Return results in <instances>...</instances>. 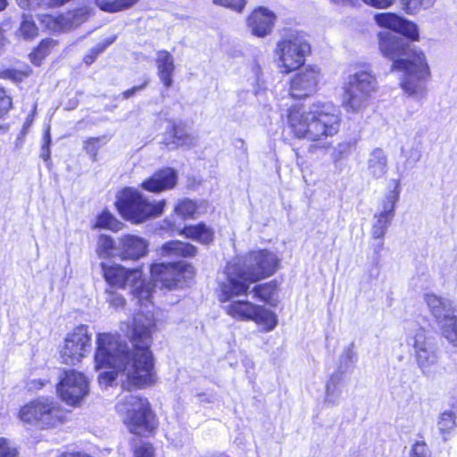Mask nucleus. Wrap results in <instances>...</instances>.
Masks as SVG:
<instances>
[{
  "instance_id": "f257e3e1",
  "label": "nucleus",
  "mask_w": 457,
  "mask_h": 457,
  "mask_svg": "<svg viewBox=\"0 0 457 457\" xmlns=\"http://www.w3.org/2000/svg\"><path fill=\"white\" fill-rule=\"evenodd\" d=\"M154 328L152 317L137 313L130 335L132 349L118 335L98 334L95 353L96 369H112L99 374L98 381L102 386H111L119 375L121 377L122 387L128 390L150 386L157 381L150 350Z\"/></svg>"
},
{
  "instance_id": "f03ea898",
  "label": "nucleus",
  "mask_w": 457,
  "mask_h": 457,
  "mask_svg": "<svg viewBox=\"0 0 457 457\" xmlns=\"http://www.w3.org/2000/svg\"><path fill=\"white\" fill-rule=\"evenodd\" d=\"M377 39L379 53L392 61L391 71L402 72L400 87L404 94L415 99L424 98L427 82L431 79L425 53L388 30L378 31Z\"/></svg>"
},
{
  "instance_id": "7ed1b4c3",
  "label": "nucleus",
  "mask_w": 457,
  "mask_h": 457,
  "mask_svg": "<svg viewBox=\"0 0 457 457\" xmlns=\"http://www.w3.org/2000/svg\"><path fill=\"white\" fill-rule=\"evenodd\" d=\"M341 121V112L331 102L317 101L306 108L293 106L287 113L291 133L311 143V149L328 147V139L339 132Z\"/></svg>"
},
{
  "instance_id": "20e7f679",
  "label": "nucleus",
  "mask_w": 457,
  "mask_h": 457,
  "mask_svg": "<svg viewBox=\"0 0 457 457\" xmlns=\"http://www.w3.org/2000/svg\"><path fill=\"white\" fill-rule=\"evenodd\" d=\"M278 256L269 250L251 251L230 260L225 270L228 282L223 285L224 295L249 292L251 284L272 276L279 266Z\"/></svg>"
},
{
  "instance_id": "39448f33",
  "label": "nucleus",
  "mask_w": 457,
  "mask_h": 457,
  "mask_svg": "<svg viewBox=\"0 0 457 457\" xmlns=\"http://www.w3.org/2000/svg\"><path fill=\"white\" fill-rule=\"evenodd\" d=\"M378 89L377 78L370 71L360 70L354 72L349 76L344 87L343 108L349 113H362Z\"/></svg>"
},
{
  "instance_id": "423d86ee",
  "label": "nucleus",
  "mask_w": 457,
  "mask_h": 457,
  "mask_svg": "<svg viewBox=\"0 0 457 457\" xmlns=\"http://www.w3.org/2000/svg\"><path fill=\"white\" fill-rule=\"evenodd\" d=\"M117 205L124 219L134 223H141L150 218L160 216L163 212L166 202H151L138 190L127 187L121 192Z\"/></svg>"
},
{
  "instance_id": "0eeeda50",
  "label": "nucleus",
  "mask_w": 457,
  "mask_h": 457,
  "mask_svg": "<svg viewBox=\"0 0 457 457\" xmlns=\"http://www.w3.org/2000/svg\"><path fill=\"white\" fill-rule=\"evenodd\" d=\"M116 407L125 414L124 423L131 433L145 436L155 428L147 399L129 394L120 398Z\"/></svg>"
},
{
  "instance_id": "6e6552de",
  "label": "nucleus",
  "mask_w": 457,
  "mask_h": 457,
  "mask_svg": "<svg viewBox=\"0 0 457 457\" xmlns=\"http://www.w3.org/2000/svg\"><path fill=\"white\" fill-rule=\"evenodd\" d=\"M310 49L307 40L298 32H289L284 35L277 42L274 49L277 67L286 74L298 69L304 63Z\"/></svg>"
},
{
  "instance_id": "1a4fd4ad",
  "label": "nucleus",
  "mask_w": 457,
  "mask_h": 457,
  "mask_svg": "<svg viewBox=\"0 0 457 457\" xmlns=\"http://www.w3.org/2000/svg\"><path fill=\"white\" fill-rule=\"evenodd\" d=\"M67 411L53 399L39 397L24 405L19 417L21 421L41 428L56 427L64 422Z\"/></svg>"
},
{
  "instance_id": "9d476101",
  "label": "nucleus",
  "mask_w": 457,
  "mask_h": 457,
  "mask_svg": "<svg viewBox=\"0 0 457 457\" xmlns=\"http://www.w3.org/2000/svg\"><path fill=\"white\" fill-rule=\"evenodd\" d=\"M400 193V179L390 180L388 190L380 202V210L373 215L370 234L372 238L380 240L376 245V253H379L383 248V238L395 216V206L399 201Z\"/></svg>"
},
{
  "instance_id": "9b49d317",
  "label": "nucleus",
  "mask_w": 457,
  "mask_h": 457,
  "mask_svg": "<svg viewBox=\"0 0 457 457\" xmlns=\"http://www.w3.org/2000/svg\"><path fill=\"white\" fill-rule=\"evenodd\" d=\"M103 271L109 285L118 287H129L141 304H145V302L150 300L153 287L142 280L141 270H127L120 265L106 266L103 264Z\"/></svg>"
},
{
  "instance_id": "f8f14e48",
  "label": "nucleus",
  "mask_w": 457,
  "mask_h": 457,
  "mask_svg": "<svg viewBox=\"0 0 457 457\" xmlns=\"http://www.w3.org/2000/svg\"><path fill=\"white\" fill-rule=\"evenodd\" d=\"M406 341L414 349L416 362L421 373L426 377L433 376L439 361V355L436 346L427 337L426 331L416 327L408 334Z\"/></svg>"
},
{
  "instance_id": "ddd939ff",
  "label": "nucleus",
  "mask_w": 457,
  "mask_h": 457,
  "mask_svg": "<svg viewBox=\"0 0 457 457\" xmlns=\"http://www.w3.org/2000/svg\"><path fill=\"white\" fill-rule=\"evenodd\" d=\"M195 269L186 262L154 263L151 266V277L154 287L168 289L181 287V284L192 279Z\"/></svg>"
},
{
  "instance_id": "4468645a",
  "label": "nucleus",
  "mask_w": 457,
  "mask_h": 457,
  "mask_svg": "<svg viewBox=\"0 0 457 457\" xmlns=\"http://www.w3.org/2000/svg\"><path fill=\"white\" fill-rule=\"evenodd\" d=\"M90 337L87 328L79 326L64 339L63 345L60 350V358L62 363L76 365L89 353L91 348Z\"/></svg>"
},
{
  "instance_id": "2eb2a0df",
  "label": "nucleus",
  "mask_w": 457,
  "mask_h": 457,
  "mask_svg": "<svg viewBox=\"0 0 457 457\" xmlns=\"http://www.w3.org/2000/svg\"><path fill=\"white\" fill-rule=\"evenodd\" d=\"M57 392L63 402L74 406L87 395L88 381L80 372L73 370L65 371L57 386Z\"/></svg>"
},
{
  "instance_id": "dca6fc26",
  "label": "nucleus",
  "mask_w": 457,
  "mask_h": 457,
  "mask_svg": "<svg viewBox=\"0 0 457 457\" xmlns=\"http://www.w3.org/2000/svg\"><path fill=\"white\" fill-rule=\"evenodd\" d=\"M227 282L228 278L225 276L224 279L219 282L218 289V298L220 302L223 303H228V304L224 306L225 312L234 320L240 321H250V320L253 319V314H254V311L258 304L248 300L238 299L240 296H246L248 292L238 295L231 294V295L225 296L223 295V285H225Z\"/></svg>"
},
{
  "instance_id": "f3484780",
  "label": "nucleus",
  "mask_w": 457,
  "mask_h": 457,
  "mask_svg": "<svg viewBox=\"0 0 457 457\" xmlns=\"http://www.w3.org/2000/svg\"><path fill=\"white\" fill-rule=\"evenodd\" d=\"M92 12L93 9L91 7L83 5L58 16L41 15V22L51 30L65 31L75 29L84 23Z\"/></svg>"
},
{
  "instance_id": "a211bd4d",
  "label": "nucleus",
  "mask_w": 457,
  "mask_h": 457,
  "mask_svg": "<svg viewBox=\"0 0 457 457\" xmlns=\"http://www.w3.org/2000/svg\"><path fill=\"white\" fill-rule=\"evenodd\" d=\"M321 79L320 68L307 66L295 73L290 81L289 93L294 98H304L317 91Z\"/></svg>"
},
{
  "instance_id": "6ab92c4d",
  "label": "nucleus",
  "mask_w": 457,
  "mask_h": 457,
  "mask_svg": "<svg viewBox=\"0 0 457 457\" xmlns=\"http://www.w3.org/2000/svg\"><path fill=\"white\" fill-rule=\"evenodd\" d=\"M373 19L380 28L403 35L411 41H419L420 39L417 24L395 12H378L374 15Z\"/></svg>"
},
{
  "instance_id": "aec40b11",
  "label": "nucleus",
  "mask_w": 457,
  "mask_h": 457,
  "mask_svg": "<svg viewBox=\"0 0 457 457\" xmlns=\"http://www.w3.org/2000/svg\"><path fill=\"white\" fill-rule=\"evenodd\" d=\"M373 19L380 28L403 35L411 41H419L420 39L417 24L395 12H378L374 15Z\"/></svg>"
},
{
  "instance_id": "412c9836",
  "label": "nucleus",
  "mask_w": 457,
  "mask_h": 457,
  "mask_svg": "<svg viewBox=\"0 0 457 457\" xmlns=\"http://www.w3.org/2000/svg\"><path fill=\"white\" fill-rule=\"evenodd\" d=\"M147 242L137 236L125 235L119 238L116 254L123 260H137L147 253Z\"/></svg>"
},
{
  "instance_id": "4be33fe9",
  "label": "nucleus",
  "mask_w": 457,
  "mask_h": 457,
  "mask_svg": "<svg viewBox=\"0 0 457 457\" xmlns=\"http://www.w3.org/2000/svg\"><path fill=\"white\" fill-rule=\"evenodd\" d=\"M198 137L182 123L170 124L164 134L163 144L173 149L179 146H194Z\"/></svg>"
},
{
  "instance_id": "5701e85b",
  "label": "nucleus",
  "mask_w": 457,
  "mask_h": 457,
  "mask_svg": "<svg viewBox=\"0 0 457 457\" xmlns=\"http://www.w3.org/2000/svg\"><path fill=\"white\" fill-rule=\"evenodd\" d=\"M274 21V13L266 8L260 7L248 17L247 26L253 35L263 37L271 32Z\"/></svg>"
},
{
  "instance_id": "b1692460",
  "label": "nucleus",
  "mask_w": 457,
  "mask_h": 457,
  "mask_svg": "<svg viewBox=\"0 0 457 457\" xmlns=\"http://www.w3.org/2000/svg\"><path fill=\"white\" fill-rule=\"evenodd\" d=\"M177 173L171 168H165L155 171L150 178L141 184L143 189L159 193L173 188L177 184Z\"/></svg>"
},
{
  "instance_id": "393cba45",
  "label": "nucleus",
  "mask_w": 457,
  "mask_h": 457,
  "mask_svg": "<svg viewBox=\"0 0 457 457\" xmlns=\"http://www.w3.org/2000/svg\"><path fill=\"white\" fill-rule=\"evenodd\" d=\"M424 301L437 323L456 316L455 308L451 300L439 297L434 294H427L424 296Z\"/></svg>"
},
{
  "instance_id": "a878e982",
  "label": "nucleus",
  "mask_w": 457,
  "mask_h": 457,
  "mask_svg": "<svg viewBox=\"0 0 457 457\" xmlns=\"http://www.w3.org/2000/svg\"><path fill=\"white\" fill-rule=\"evenodd\" d=\"M345 380V371L337 370L333 372L326 382L324 403L329 406L339 404Z\"/></svg>"
},
{
  "instance_id": "bb28decb",
  "label": "nucleus",
  "mask_w": 457,
  "mask_h": 457,
  "mask_svg": "<svg viewBox=\"0 0 457 457\" xmlns=\"http://www.w3.org/2000/svg\"><path fill=\"white\" fill-rule=\"evenodd\" d=\"M387 155L382 148L373 149L367 159V173L374 179H383L388 170Z\"/></svg>"
},
{
  "instance_id": "cd10ccee",
  "label": "nucleus",
  "mask_w": 457,
  "mask_h": 457,
  "mask_svg": "<svg viewBox=\"0 0 457 457\" xmlns=\"http://www.w3.org/2000/svg\"><path fill=\"white\" fill-rule=\"evenodd\" d=\"M156 65L161 81L165 87H170L173 84L172 76L175 70L173 56L167 51H159L156 55Z\"/></svg>"
},
{
  "instance_id": "c85d7f7f",
  "label": "nucleus",
  "mask_w": 457,
  "mask_h": 457,
  "mask_svg": "<svg viewBox=\"0 0 457 457\" xmlns=\"http://www.w3.org/2000/svg\"><path fill=\"white\" fill-rule=\"evenodd\" d=\"M250 321L254 322L262 332L268 333L276 328L278 325V316L273 311L264 305L258 304L254 314H253V319H251Z\"/></svg>"
},
{
  "instance_id": "c756f323",
  "label": "nucleus",
  "mask_w": 457,
  "mask_h": 457,
  "mask_svg": "<svg viewBox=\"0 0 457 457\" xmlns=\"http://www.w3.org/2000/svg\"><path fill=\"white\" fill-rule=\"evenodd\" d=\"M197 249L189 243L170 241L162 245L161 255L164 257H193Z\"/></svg>"
},
{
  "instance_id": "7c9ffc66",
  "label": "nucleus",
  "mask_w": 457,
  "mask_h": 457,
  "mask_svg": "<svg viewBox=\"0 0 457 457\" xmlns=\"http://www.w3.org/2000/svg\"><path fill=\"white\" fill-rule=\"evenodd\" d=\"M252 292L258 300L273 307L278 305V287L277 282L270 281L256 285L253 287Z\"/></svg>"
},
{
  "instance_id": "2f4dec72",
  "label": "nucleus",
  "mask_w": 457,
  "mask_h": 457,
  "mask_svg": "<svg viewBox=\"0 0 457 457\" xmlns=\"http://www.w3.org/2000/svg\"><path fill=\"white\" fill-rule=\"evenodd\" d=\"M94 2L101 11L116 13L134 7L139 0H94Z\"/></svg>"
},
{
  "instance_id": "473e14b6",
  "label": "nucleus",
  "mask_w": 457,
  "mask_h": 457,
  "mask_svg": "<svg viewBox=\"0 0 457 457\" xmlns=\"http://www.w3.org/2000/svg\"><path fill=\"white\" fill-rule=\"evenodd\" d=\"M181 234L202 244H209L213 239V232L204 224L185 227Z\"/></svg>"
},
{
  "instance_id": "72a5a7b5",
  "label": "nucleus",
  "mask_w": 457,
  "mask_h": 457,
  "mask_svg": "<svg viewBox=\"0 0 457 457\" xmlns=\"http://www.w3.org/2000/svg\"><path fill=\"white\" fill-rule=\"evenodd\" d=\"M401 152L404 161L402 167H397L399 173L412 169L421 157V151L418 145L406 144L402 147Z\"/></svg>"
},
{
  "instance_id": "f704fd0d",
  "label": "nucleus",
  "mask_w": 457,
  "mask_h": 457,
  "mask_svg": "<svg viewBox=\"0 0 457 457\" xmlns=\"http://www.w3.org/2000/svg\"><path fill=\"white\" fill-rule=\"evenodd\" d=\"M38 35V28L31 15L22 14L19 28L15 31L16 37L23 40L34 39Z\"/></svg>"
},
{
  "instance_id": "c9c22d12",
  "label": "nucleus",
  "mask_w": 457,
  "mask_h": 457,
  "mask_svg": "<svg viewBox=\"0 0 457 457\" xmlns=\"http://www.w3.org/2000/svg\"><path fill=\"white\" fill-rule=\"evenodd\" d=\"M455 419L454 412L451 411H445L439 416L437 427L445 441L448 439L449 435L456 427Z\"/></svg>"
},
{
  "instance_id": "e433bc0d",
  "label": "nucleus",
  "mask_w": 457,
  "mask_h": 457,
  "mask_svg": "<svg viewBox=\"0 0 457 457\" xmlns=\"http://www.w3.org/2000/svg\"><path fill=\"white\" fill-rule=\"evenodd\" d=\"M56 45L54 39L46 38L40 42L38 46L29 54V59L32 63L38 66L41 64L44 58L49 54L51 49Z\"/></svg>"
},
{
  "instance_id": "4c0bfd02",
  "label": "nucleus",
  "mask_w": 457,
  "mask_h": 457,
  "mask_svg": "<svg viewBox=\"0 0 457 457\" xmlns=\"http://www.w3.org/2000/svg\"><path fill=\"white\" fill-rule=\"evenodd\" d=\"M438 324L443 337L449 344L457 347V317L453 316L443 322H438Z\"/></svg>"
},
{
  "instance_id": "58836bf2",
  "label": "nucleus",
  "mask_w": 457,
  "mask_h": 457,
  "mask_svg": "<svg viewBox=\"0 0 457 457\" xmlns=\"http://www.w3.org/2000/svg\"><path fill=\"white\" fill-rule=\"evenodd\" d=\"M109 138L106 136L89 137L84 141L83 148L93 162L97 160L99 149L105 145Z\"/></svg>"
},
{
  "instance_id": "ea45409f",
  "label": "nucleus",
  "mask_w": 457,
  "mask_h": 457,
  "mask_svg": "<svg viewBox=\"0 0 457 457\" xmlns=\"http://www.w3.org/2000/svg\"><path fill=\"white\" fill-rule=\"evenodd\" d=\"M30 68L23 65L21 68H8L0 71V77L8 79L14 82H21L30 74Z\"/></svg>"
},
{
  "instance_id": "a19ab883",
  "label": "nucleus",
  "mask_w": 457,
  "mask_h": 457,
  "mask_svg": "<svg viewBox=\"0 0 457 457\" xmlns=\"http://www.w3.org/2000/svg\"><path fill=\"white\" fill-rule=\"evenodd\" d=\"M175 212L184 218H192L197 213V204L190 199L181 200L176 205Z\"/></svg>"
},
{
  "instance_id": "79ce46f5",
  "label": "nucleus",
  "mask_w": 457,
  "mask_h": 457,
  "mask_svg": "<svg viewBox=\"0 0 457 457\" xmlns=\"http://www.w3.org/2000/svg\"><path fill=\"white\" fill-rule=\"evenodd\" d=\"M95 228H107L111 230L119 229V222L116 219L108 212H103L96 220Z\"/></svg>"
},
{
  "instance_id": "37998d69",
  "label": "nucleus",
  "mask_w": 457,
  "mask_h": 457,
  "mask_svg": "<svg viewBox=\"0 0 457 457\" xmlns=\"http://www.w3.org/2000/svg\"><path fill=\"white\" fill-rule=\"evenodd\" d=\"M115 249L114 242L111 237L101 235L97 243V253L101 257H107L112 254V251Z\"/></svg>"
},
{
  "instance_id": "c03bdc74",
  "label": "nucleus",
  "mask_w": 457,
  "mask_h": 457,
  "mask_svg": "<svg viewBox=\"0 0 457 457\" xmlns=\"http://www.w3.org/2000/svg\"><path fill=\"white\" fill-rule=\"evenodd\" d=\"M355 361L356 353L353 350V344H351L344 350L342 355L340 356V364L338 370H342L343 368L347 370L355 362Z\"/></svg>"
},
{
  "instance_id": "a18cd8bd",
  "label": "nucleus",
  "mask_w": 457,
  "mask_h": 457,
  "mask_svg": "<svg viewBox=\"0 0 457 457\" xmlns=\"http://www.w3.org/2000/svg\"><path fill=\"white\" fill-rule=\"evenodd\" d=\"M19 452L10 440L0 437V457H18Z\"/></svg>"
},
{
  "instance_id": "49530a36",
  "label": "nucleus",
  "mask_w": 457,
  "mask_h": 457,
  "mask_svg": "<svg viewBox=\"0 0 457 457\" xmlns=\"http://www.w3.org/2000/svg\"><path fill=\"white\" fill-rule=\"evenodd\" d=\"M105 295V301L113 308L119 309L122 308L125 304V299L123 296L112 290V289H106L104 292Z\"/></svg>"
},
{
  "instance_id": "de8ad7c7",
  "label": "nucleus",
  "mask_w": 457,
  "mask_h": 457,
  "mask_svg": "<svg viewBox=\"0 0 457 457\" xmlns=\"http://www.w3.org/2000/svg\"><path fill=\"white\" fill-rule=\"evenodd\" d=\"M213 3L240 12L245 8L246 0H213Z\"/></svg>"
},
{
  "instance_id": "09e8293b",
  "label": "nucleus",
  "mask_w": 457,
  "mask_h": 457,
  "mask_svg": "<svg viewBox=\"0 0 457 457\" xmlns=\"http://www.w3.org/2000/svg\"><path fill=\"white\" fill-rule=\"evenodd\" d=\"M11 106V97L4 89L0 88V120L7 113Z\"/></svg>"
},
{
  "instance_id": "8fccbe9b",
  "label": "nucleus",
  "mask_w": 457,
  "mask_h": 457,
  "mask_svg": "<svg viewBox=\"0 0 457 457\" xmlns=\"http://www.w3.org/2000/svg\"><path fill=\"white\" fill-rule=\"evenodd\" d=\"M402 9L408 14L417 12L421 6V0H400Z\"/></svg>"
},
{
  "instance_id": "3c124183",
  "label": "nucleus",
  "mask_w": 457,
  "mask_h": 457,
  "mask_svg": "<svg viewBox=\"0 0 457 457\" xmlns=\"http://www.w3.org/2000/svg\"><path fill=\"white\" fill-rule=\"evenodd\" d=\"M410 457H429L427 445L423 442L414 444Z\"/></svg>"
},
{
  "instance_id": "603ef678",
  "label": "nucleus",
  "mask_w": 457,
  "mask_h": 457,
  "mask_svg": "<svg viewBox=\"0 0 457 457\" xmlns=\"http://www.w3.org/2000/svg\"><path fill=\"white\" fill-rule=\"evenodd\" d=\"M17 4L22 9L36 10L41 5H46V0H16Z\"/></svg>"
},
{
  "instance_id": "864d4df0",
  "label": "nucleus",
  "mask_w": 457,
  "mask_h": 457,
  "mask_svg": "<svg viewBox=\"0 0 457 457\" xmlns=\"http://www.w3.org/2000/svg\"><path fill=\"white\" fill-rule=\"evenodd\" d=\"M135 457H154V450L151 445L142 444L135 449Z\"/></svg>"
},
{
  "instance_id": "5fc2aeb1",
  "label": "nucleus",
  "mask_w": 457,
  "mask_h": 457,
  "mask_svg": "<svg viewBox=\"0 0 457 457\" xmlns=\"http://www.w3.org/2000/svg\"><path fill=\"white\" fill-rule=\"evenodd\" d=\"M115 39L116 36H112L104 39L102 42L98 43L96 46L91 48L92 53L95 54V55L100 54L105 50L106 47L112 45L115 41Z\"/></svg>"
},
{
  "instance_id": "6e6d98bb",
  "label": "nucleus",
  "mask_w": 457,
  "mask_h": 457,
  "mask_svg": "<svg viewBox=\"0 0 457 457\" xmlns=\"http://www.w3.org/2000/svg\"><path fill=\"white\" fill-rule=\"evenodd\" d=\"M50 131L47 129L44 136V145L42 146L41 157L44 161H48L50 159Z\"/></svg>"
},
{
  "instance_id": "4d7b16f0",
  "label": "nucleus",
  "mask_w": 457,
  "mask_h": 457,
  "mask_svg": "<svg viewBox=\"0 0 457 457\" xmlns=\"http://www.w3.org/2000/svg\"><path fill=\"white\" fill-rule=\"evenodd\" d=\"M350 151V145L348 143H340L337 145L335 152L333 154V158L335 162H338L341 160L344 154H347Z\"/></svg>"
},
{
  "instance_id": "13d9d810",
  "label": "nucleus",
  "mask_w": 457,
  "mask_h": 457,
  "mask_svg": "<svg viewBox=\"0 0 457 457\" xmlns=\"http://www.w3.org/2000/svg\"><path fill=\"white\" fill-rule=\"evenodd\" d=\"M366 4L378 9H386L390 7L395 0H362Z\"/></svg>"
},
{
  "instance_id": "bf43d9fd",
  "label": "nucleus",
  "mask_w": 457,
  "mask_h": 457,
  "mask_svg": "<svg viewBox=\"0 0 457 457\" xmlns=\"http://www.w3.org/2000/svg\"><path fill=\"white\" fill-rule=\"evenodd\" d=\"M147 84V81H145L143 85L141 86H137V87H133L132 88L129 89V90H126L123 92V96L124 98H129L130 96H132L133 95H135L137 92L142 90Z\"/></svg>"
},
{
  "instance_id": "052dcab7",
  "label": "nucleus",
  "mask_w": 457,
  "mask_h": 457,
  "mask_svg": "<svg viewBox=\"0 0 457 457\" xmlns=\"http://www.w3.org/2000/svg\"><path fill=\"white\" fill-rule=\"evenodd\" d=\"M70 0H46V5L47 6H60L69 2Z\"/></svg>"
},
{
  "instance_id": "680f3d73",
  "label": "nucleus",
  "mask_w": 457,
  "mask_h": 457,
  "mask_svg": "<svg viewBox=\"0 0 457 457\" xmlns=\"http://www.w3.org/2000/svg\"><path fill=\"white\" fill-rule=\"evenodd\" d=\"M97 57V55H95V54L92 53V50L90 49L88 54L84 57V62L87 64V65H90L94 61L95 59Z\"/></svg>"
},
{
  "instance_id": "e2e57ef3",
  "label": "nucleus",
  "mask_w": 457,
  "mask_h": 457,
  "mask_svg": "<svg viewBox=\"0 0 457 457\" xmlns=\"http://www.w3.org/2000/svg\"><path fill=\"white\" fill-rule=\"evenodd\" d=\"M331 4L336 5H348L353 3V0H328Z\"/></svg>"
},
{
  "instance_id": "0e129e2a",
  "label": "nucleus",
  "mask_w": 457,
  "mask_h": 457,
  "mask_svg": "<svg viewBox=\"0 0 457 457\" xmlns=\"http://www.w3.org/2000/svg\"><path fill=\"white\" fill-rule=\"evenodd\" d=\"M61 457H90L87 454H84V453H63Z\"/></svg>"
},
{
  "instance_id": "69168bd1",
  "label": "nucleus",
  "mask_w": 457,
  "mask_h": 457,
  "mask_svg": "<svg viewBox=\"0 0 457 457\" xmlns=\"http://www.w3.org/2000/svg\"><path fill=\"white\" fill-rule=\"evenodd\" d=\"M44 386V381L42 380H33L32 387L34 388H41Z\"/></svg>"
},
{
  "instance_id": "338daca9",
  "label": "nucleus",
  "mask_w": 457,
  "mask_h": 457,
  "mask_svg": "<svg viewBox=\"0 0 457 457\" xmlns=\"http://www.w3.org/2000/svg\"><path fill=\"white\" fill-rule=\"evenodd\" d=\"M200 401L206 402V403H212V399L211 396H206L204 394L199 395Z\"/></svg>"
},
{
  "instance_id": "774afa93",
  "label": "nucleus",
  "mask_w": 457,
  "mask_h": 457,
  "mask_svg": "<svg viewBox=\"0 0 457 457\" xmlns=\"http://www.w3.org/2000/svg\"><path fill=\"white\" fill-rule=\"evenodd\" d=\"M8 5L7 0H0V12L4 10Z\"/></svg>"
}]
</instances>
